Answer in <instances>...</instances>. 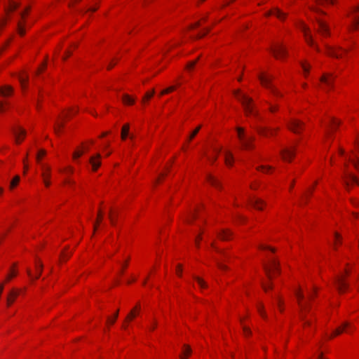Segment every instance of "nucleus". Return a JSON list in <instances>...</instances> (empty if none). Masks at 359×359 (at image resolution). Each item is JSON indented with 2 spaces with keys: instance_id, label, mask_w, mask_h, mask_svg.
<instances>
[{
  "instance_id": "nucleus-1",
  "label": "nucleus",
  "mask_w": 359,
  "mask_h": 359,
  "mask_svg": "<svg viewBox=\"0 0 359 359\" xmlns=\"http://www.w3.org/2000/svg\"><path fill=\"white\" fill-rule=\"evenodd\" d=\"M348 25L346 33L341 35L344 41L343 46H325L327 55L338 59L344 58L352 49L355 43L351 40V33L359 29V6H352L347 13Z\"/></svg>"
},
{
  "instance_id": "nucleus-2",
  "label": "nucleus",
  "mask_w": 359,
  "mask_h": 359,
  "mask_svg": "<svg viewBox=\"0 0 359 359\" xmlns=\"http://www.w3.org/2000/svg\"><path fill=\"white\" fill-rule=\"evenodd\" d=\"M316 292L317 289L313 284L305 287L298 286L294 290L299 309V316L304 327L311 326L313 323V313L311 311V302Z\"/></svg>"
},
{
  "instance_id": "nucleus-3",
  "label": "nucleus",
  "mask_w": 359,
  "mask_h": 359,
  "mask_svg": "<svg viewBox=\"0 0 359 359\" xmlns=\"http://www.w3.org/2000/svg\"><path fill=\"white\" fill-rule=\"evenodd\" d=\"M259 250H262L267 254L268 260L264 264V269L269 280L267 283H263L262 287L264 290L267 292L272 288L271 279L278 276L280 273L279 263L273 254L275 249L267 245L266 244H260L259 245Z\"/></svg>"
},
{
  "instance_id": "nucleus-4",
  "label": "nucleus",
  "mask_w": 359,
  "mask_h": 359,
  "mask_svg": "<svg viewBox=\"0 0 359 359\" xmlns=\"http://www.w3.org/2000/svg\"><path fill=\"white\" fill-rule=\"evenodd\" d=\"M202 209L201 205L196 204L183 217L185 222L195 226L196 231H198V233L195 237V245L197 248L199 247L200 242L203 240V226L205 224V219L201 213Z\"/></svg>"
},
{
  "instance_id": "nucleus-5",
  "label": "nucleus",
  "mask_w": 359,
  "mask_h": 359,
  "mask_svg": "<svg viewBox=\"0 0 359 359\" xmlns=\"http://www.w3.org/2000/svg\"><path fill=\"white\" fill-rule=\"evenodd\" d=\"M338 155L341 157L344 158L345 170L343 176V182L346 189H349L351 186L358 184V180L357 177L351 172L348 170L347 161L351 163L355 169L359 172V147L355 146V150L352 151L351 155L349 156H345L344 151L342 149H339Z\"/></svg>"
},
{
  "instance_id": "nucleus-6",
  "label": "nucleus",
  "mask_w": 359,
  "mask_h": 359,
  "mask_svg": "<svg viewBox=\"0 0 359 359\" xmlns=\"http://www.w3.org/2000/svg\"><path fill=\"white\" fill-rule=\"evenodd\" d=\"M233 95L235 98L242 104L246 116H251L254 117L259 116L258 112L255 108L253 100L251 97L240 89L235 90Z\"/></svg>"
},
{
  "instance_id": "nucleus-7",
  "label": "nucleus",
  "mask_w": 359,
  "mask_h": 359,
  "mask_svg": "<svg viewBox=\"0 0 359 359\" xmlns=\"http://www.w3.org/2000/svg\"><path fill=\"white\" fill-rule=\"evenodd\" d=\"M311 12L316 20L318 32L325 37L330 36V27L325 19L326 14L323 11L316 8H312Z\"/></svg>"
},
{
  "instance_id": "nucleus-8",
  "label": "nucleus",
  "mask_w": 359,
  "mask_h": 359,
  "mask_svg": "<svg viewBox=\"0 0 359 359\" xmlns=\"http://www.w3.org/2000/svg\"><path fill=\"white\" fill-rule=\"evenodd\" d=\"M258 79L261 85L269 90V93L274 97H280L282 96L281 93L278 90V88L274 85L273 76L266 72H261L258 75Z\"/></svg>"
},
{
  "instance_id": "nucleus-9",
  "label": "nucleus",
  "mask_w": 359,
  "mask_h": 359,
  "mask_svg": "<svg viewBox=\"0 0 359 359\" xmlns=\"http://www.w3.org/2000/svg\"><path fill=\"white\" fill-rule=\"evenodd\" d=\"M351 266L347 264L344 271L341 274L338 275L334 280V285L339 293L345 292L348 288V283L347 278L351 273Z\"/></svg>"
},
{
  "instance_id": "nucleus-10",
  "label": "nucleus",
  "mask_w": 359,
  "mask_h": 359,
  "mask_svg": "<svg viewBox=\"0 0 359 359\" xmlns=\"http://www.w3.org/2000/svg\"><path fill=\"white\" fill-rule=\"evenodd\" d=\"M236 130L241 148L243 149H252L253 148L254 137L248 135L243 128L238 127Z\"/></svg>"
},
{
  "instance_id": "nucleus-11",
  "label": "nucleus",
  "mask_w": 359,
  "mask_h": 359,
  "mask_svg": "<svg viewBox=\"0 0 359 359\" xmlns=\"http://www.w3.org/2000/svg\"><path fill=\"white\" fill-rule=\"evenodd\" d=\"M30 7L27 6L24 11L20 13L19 19L17 23V30L20 36H22L25 34L26 28L30 25L27 22V18L29 13Z\"/></svg>"
},
{
  "instance_id": "nucleus-12",
  "label": "nucleus",
  "mask_w": 359,
  "mask_h": 359,
  "mask_svg": "<svg viewBox=\"0 0 359 359\" xmlns=\"http://www.w3.org/2000/svg\"><path fill=\"white\" fill-rule=\"evenodd\" d=\"M340 121L335 118H329L324 123L325 128V138L326 139V144L328 143L330 139L332 137L333 133L339 126Z\"/></svg>"
},
{
  "instance_id": "nucleus-13",
  "label": "nucleus",
  "mask_w": 359,
  "mask_h": 359,
  "mask_svg": "<svg viewBox=\"0 0 359 359\" xmlns=\"http://www.w3.org/2000/svg\"><path fill=\"white\" fill-rule=\"evenodd\" d=\"M353 331V326L348 322H344L340 326L337 327L334 329L331 333H325V337L327 339H332L342 333H348L350 334Z\"/></svg>"
},
{
  "instance_id": "nucleus-14",
  "label": "nucleus",
  "mask_w": 359,
  "mask_h": 359,
  "mask_svg": "<svg viewBox=\"0 0 359 359\" xmlns=\"http://www.w3.org/2000/svg\"><path fill=\"white\" fill-rule=\"evenodd\" d=\"M18 4L13 0H9L4 6L5 17L0 20V31L5 26L6 22L11 18V15L18 8Z\"/></svg>"
},
{
  "instance_id": "nucleus-15",
  "label": "nucleus",
  "mask_w": 359,
  "mask_h": 359,
  "mask_svg": "<svg viewBox=\"0 0 359 359\" xmlns=\"http://www.w3.org/2000/svg\"><path fill=\"white\" fill-rule=\"evenodd\" d=\"M296 26L303 33L306 43L311 47H314L315 42L310 28L303 21H298Z\"/></svg>"
},
{
  "instance_id": "nucleus-16",
  "label": "nucleus",
  "mask_w": 359,
  "mask_h": 359,
  "mask_svg": "<svg viewBox=\"0 0 359 359\" xmlns=\"http://www.w3.org/2000/svg\"><path fill=\"white\" fill-rule=\"evenodd\" d=\"M270 53L274 57L278 60H283L287 56V50L283 44L276 42L274 43L269 48Z\"/></svg>"
},
{
  "instance_id": "nucleus-17",
  "label": "nucleus",
  "mask_w": 359,
  "mask_h": 359,
  "mask_svg": "<svg viewBox=\"0 0 359 359\" xmlns=\"http://www.w3.org/2000/svg\"><path fill=\"white\" fill-rule=\"evenodd\" d=\"M334 80V77L332 74H324L320 80V88L327 92L330 91L333 88Z\"/></svg>"
},
{
  "instance_id": "nucleus-18",
  "label": "nucleus",
  "mask_w": 359,
  "mask_h": 359,
  "mask_svg": "<svg viewBox=\"0 0 359 359\" xmlns=\"http://www.w3.org/2000/svg\"><path fill=\"white\" fill-rule=\"evenodd\" d=\"M41 177L46 188L51 185V168L44 163L41 164Z\"/></svg>"
},
{
  "instance_id": "nucleus-19",
  "label": "nucleus",
  "mask_w": 359,
  "mask_h": 359,
  "mask_svg": "<svg viewBox=\"0 0 359 359\" xmlns=\"http://www.w3.org/2000/svg\"><path fill=\"white\" fill-rule=\"evenodd\" d=\"M93 144V141L90 140L87 143L83 144L81 147H78L73 153L72 158L76 161L81 156L86 152L88 151L90 147Z\"/></svg>"
},
{
  "instance_id": "nucleus-20",
  "label": "nucleus",
  "mask_w": 359,
  "mask_h": 359,
  "mask_svg": "<svg viewBox=\"0 0 359 359\" xmlns=\"http://www.w3.org/2000/svg\"><path fill=\"white\" fill-rule=\"evenodd\" d=\"M288 128L294 133H300L304 129V123L297 118L287 121Z\"/></svg>"
},
{
  "instance_id": "nucleus-21",
  "label": "nucleus",
  "mask_w": 359,
  "mask_h": 359,
  "mask_svg": "<svg viewBox=\"0 0 359 359\" xmlns=\"http://www.w3.org/2000/svg\"><path fill=\"white\" fill-rule=\"evenodd\" d=\"M295 155V148L293 146H290L283 149L280 151V156L283 161L290 162Z\"/></svg>"
},
{
  "instance_id": "nucleus-22",
  "label": "nucleus",
  "mask_w": 359,
  "mask_h": 359,
  "mask_svg": "<svg viewBox=\"0 0 359 359\" xmlns=\"http://www.w3.org/2000/svg\"><path fill=\"white\" fill-rule=\"evenodd\" d=\"M140 304H137L126 316V320L122 325L123 329L126 330L128 323L133 320L136 316H137L138 314L140 313Z\"/></svg>"
},
{
  "instance_id": "nucleus-23",
  "label": "nucleus",
  "mask_w": 359,
  "mask_h": 359,
  "mask_svg": "<svg viewBox=\"0 0 359 359\" xmlns=\"http://www.w3.org/2000/svg\"><path fill=\"white\" fill-rule=\"evenodd\" d=\"M247 202L248 205L259 210H263L264 207L265 206V202L255 196L249 197L247 200Z\"/></svg>"
},
{
  "instance_id": "nucleus-24",
  "label": "nucleus",
  "mask_w": 359,
  "mask_h": 359,
  "mask_svg": "<svg viewBox=\"0 0 359 359\" xmlns=\"http://www.w3.org/2000/svg\"><path fill=\"white\" fill-rule=\"evenodd\" d=\"M265 16L266 18L269 16H275L279 20L283 21L287 17V13H284L278 8H273L265 13Z\"/></svg>"
},
{
  "instance_id": "nucleus-25",
  "label": "nucleus",
  "mask_w": 359,
  "mask_h": 359,
  "mask_svg": "<svg viewBox=\"0 0 359 359\" xmlns=\"http://www.w3.org/2000/svg\"><path fill=\"white\" fill-rule=\"evenodd\" d=\"M89 164L91 166L93 172H96L101 165V155L96 154L92 156L89 159Z\"/></svg>"
},
{
  "instance_id": "nucleus-26",
  "label": "nucleus",
  "mask_w": 359,
  "mask_h": 359,
  "mask_svg": "<svg viewBox=\"0 0 359 359\" xmlns=\"http://www.w3.org/2000/svg\"><path fill=\"white\" fill-rule=\"evenodd\" d=\"M13 133L15 135V142L18 144H20L23 141L26 135V131L25 129L20 126L15 127L13 129Z\"/></svg>"
},
{
  "instance_id": "nucleus-27",
  "label": "nucleus",
  "mask_w": 359,
  "mask_h": 359,
  "mask_svg": "<svg viewBox=\"0 0 359 359\" xmlns=\"http://www.w3.org/2000/svg\"><path fill=\"white\" fill-rule=\"evenodd\" d=\"M257 133L264 137H271L276 133V129L270 128L266 126H256Z\"/></svg>"
},
{
  "instance_id": "nucleus-28",
  "label": "nucleus",
  "mask_w": 359,
  "mask_h": 359,
  "mask_svg": "<svg viewBox=\"0 0 359 359\" xmlns=\"http://www.w3.org/2000/svg\"><path fill=\"white\" fill-rule=\"evenodd\" d=\"M20 294V291L17 289H12L6 299V306L7 307H11L12 304L15 302L16 299L18 298V295Z\"/></svg>"
},
{
  "instance_id": "nucleus-29",
  "label": "nucleus",
  "mask_w": 359,
  "mask_h": 359,
  "mask_svg": "<svg viewBox=\"0 0 359 359\" xmlns=\"http://www.w3.org/2000/svg\"><path fill=\"white\" fill-rule=\"evenodd\" d=\"M13 94V88L8 85H4L0 87V97L2 98H8Z\"/></svg>"
},
{
  "instance_id": "nucleus-30",
  "label": "nucleus",
  "mask_w": 359,
  "mask_h": 359,
  "mask_svg": "<svg viewBox=\"0 0 359 359\" xmlns=\"http://www.w3.org/2000/svg\"><path fill=\"white\" fill-rule=\"evenodd\" d=\"M232 237V233L229 229H222L217 233V238L222 241H228Z\"/></svg>"
},
{
  "instance_id": "nucleus-31",
  "label": "nucleus",
  "mask_w": 359,
  "mask_h": 359,
  "mask_svg": "<svg viewBox=\"0 0 359 359\" xmlns=\"http://www.w3.org/2000/svg\"><path fill=\"white\" fill-rule=\"evenodd\" d=\"M207 181L211 186L215 187L216 189H219L221 188V183L219 180L215 176L208 174L207 175Z\"/></svg>"
},
{
  "instance_id": "nucleus-32",
  "label": "nucleus",
  "mask_w": 359,
  "mask_h": 359,
  "mask_svg": "<svg viewBox=\"0 0 359 359\" xmlns=\"http://www.w3.org/2000/svg\"><path fill=\"white\" fill-rule=\"evenodd\" d=\"M256 169L257 171L262 172L264 174H271L275 170V168L269 165H261L257 166Z\"/></svg>"
},
{
  "instance_id": "nucleus-33",
  "label": "nucleus",
  "mask_w": 359,
  "mask_h": 359,
  "mask_svg": "<svg viewBox=\"0 0 359 359\" xmlns=\"http://www.w3.org/2000/svg\"><path fill=\"white\" fill-rule=\"evenodd\" d=\"M42 271V264L41 262L36 263V274L34 276L32 274L29 270L27 271V273L31 278L38 279Z\"/></svg>"
},
{
  "instance_id": "nucleus-34",
  "label": "nucleus",
  "mask_w": 359,
  "mask_h": 359,
  "mask_svg": "<svg viewBox=\"0 0 359 359\" xmlns=\"http://www.w3.org/2000/svg\"><path fill=\"white\" fill-rule=\"evenodd\" d=\"M220 150L217 148H215L213 149L212 151H211V154H208L206 155V158L208 159V161L210 163H213L218 155H219V153Z\"/></svg>"
},
{
  "instance_id": "nucleus-35",
  "label": "nucleus",
  "mask_w": 359,
  "mask_h": 359,
  "mask_svg": "<svg viewBox=\"0 0 359 359\" xmlns=\"http://www.w3.org/2000/svg\"><path fill=\"white\" fill-rule=\"evenodd\" d=\"M233 154L230 151H226L224 154V161L226 165L229 168L231 167L233 164Z\"/></svg>"
},
{
  "instance_id": "nucleus-36",
  "label": "nucleus",
  "mask_w": 359,
  "mask_h": 359,
  "mask_svg": "<svg viewBox=\"0 0 359 359\" xmlns=\"http://www.w3.org/2000/svg\"><path fill=\"white\" fill-rule=\"evenodd\" d=\"M18 79L22 90H25L28 83V75L26 73L22 72L19 75Z\"/></svg>"
},
{
  "instance_id": "nucleus-37",
  "label": "nucleus",
  "mask_w": 359,
  "mask_h": 359,
  "mask_svg": "<svg viewBox=\"0 0 359 359\" xmlns=\"http://www.w3.org/2000/svg\"><path fill=\"white\" fill-rule=\"evenodd\" d=\"M256 307H257V311L258 313L259 314V316L263 319H266V313L265 312L264 304L262 302H257Z\"/></svg>"
},
{
  "instance_id": "nucleus-38",
  "label": "nucleus",
  "mask_w": 359,
  "mask_h": 359,
  "mask_svg": "<svg viewBox=\"0 0 359 359\" xmlns=\"http://www.w3.org/2000/svg\"><path fill=\"white\" fill-rule=\"evenodd\" d=\"M273 304H276L280 312L283 311V302L278 294H276L273 297Z\"/></svg>"
},
{
  "instance_id": "nucleus-39",
  "label": "nucleus",
  "mask_w": 359,
  "mask_h": 359,
  "mask_svg": "<svg viewBox=\"0 0 359 359\" xmlns=\"http://www.w3.org/2000/svg\"><path fill=\"white\" fill-rule=\"evenodd\" d=\"M191 353V348L187 345H184L180 355L181 359H187Z\"/></svg>"
},
{
  "instance_id": "nucleus-40",
  "label": "nucleus",
  "mask_w": 359,
  "mask_h": 359,
  "mask_svg": "<svg viewBox=\"0 0 359 359\" xmlns=\"http://www.w3.org/2000/svg\"><path fill=\"white\" fill-rule=\"evenodd\" d=\"M193 278L196 282V284L200 289L204 290L207 288V283L205 282L203 279L196 276H194Z\"/></svg>"
},
{
  "instance_id": "nucleus-41",
  "label": "nucleus",
  "mask_w": 359,
  "mask_h": 359,
  "mask_svg": "<svg viewBox=\"0 0 359 359\" xmlns=\"http://www.w3.org/2000/svg\"><path fill=\"white\" fill-rule=\"evenodd\" d=\"M78 112V108L77 107H73L72 109H69L67 111H65L62 114V119H65V118H67L71 116H73L74 114H76V113Z\"/></svg>"
},
{
  "instance_id": "nucleus-42",
  "label": "nucleus",
  "mask_w": 359,
  "mask_h": 359,
  "mask_svg": "<svg viewBox=\"0 0 359 359\" xmlns=\"http://www.w3.org/2000/svg\"><path fill=\"white\" fill-rule=\"evenodd\" d=\"M122 101L124 104L133 105L135 104V100L128 94H124L122 97Z\"/></svg>"
},
{
  "instance_id": "nucleus-43",
  "label": "nucleus",
  "mask_w": 359,
  "mask_h": 359,
  "mask_svg": "<svg viewBox=\"0 0 359 359\" xmlns=\"http://www.w3.org/2000/svg\"><path fill=\"white\" fill-rule=\"evenodd\" d=\"M104 217V212L102 210H100L97 213V217L95 223L93 224L94 231H96L102 222Z\"/></svg>"
},
{
  "instance_id": "nucleus-44",
  "label": "nucleus",
  "mask_w": 359,
  "mask_h": 359,
  "mask_svg": "<svg viewBox=\"0 0 359 359\" xmlns=\"http://www.w3.org/2000/svg\"><path fill=\"white\" fill-rule=\"evenodd\" d=\"M129 130H130L129 124L126 123V124H124L123 126L122 130H121V139H122V140H126V138L128 136Z\"/></svg>"
},
{
  "instance_id": "nucleus-45",
  "label": "nucleus",
  "mask_w": 359,
  "mask_h": 359,
  "mask_svg": "<svg viewBox=\"0 0 359 359\" xmlns=\"http://www.w3.org/2000/svg\"><path fill=\"white\" fill-rule=\"evenodd\" d=\"M20 177L19 175L15 176L10 182L9 189L11 190L14 189L19 184Z\"/></svg>"
},
{
  "instance_id": "nucleus-46",
  "label": "nucleus",
  "mask_w": 359,
  "mask_h": 359,
  "mask_svg": "<svg viewBox=\"0 0 359 359\" xmlns=\"http://www.w3.org/2000/svg\"><path fill=\"white\" fill-rule=\"evenodd\" d=\"M118 316V310L116 311V313L112 316H109L107 318V325L108 326L112 325L116 320Z\"/></svg>"
},
{
  "instance_id": "nucleus-47",
  "label": "nucleus",
  "mask_w": 359,
  "mask_h": 359,
  "mask_svg": "<svg viewBox=\"0 0 359 359\" xmlns=\"http://www.w3.org/2000/svg\"><path fill=\"white\" fill-rule=\"evenodd\" d=\"M301 67H302V69L303 71L304 76L305 77H307V76L309 75V69H310L309 64L307 63L306 62H302Z\"/></svg>"
},
{
  "instance_id": "nucleus-48",
  "label": "nucleus",
  "mask_w": 359,
  "mask_h": 359,
  "mask_svg": "<svg viewBox=\"0 0 359 359\" xmlns=\"http://www.w3.org/2000/svg\"><path fill=\"white\" fill-rule=\"evenodd\" d=\"M209 32V29L207 28L203 29V30L200 31L198 33L196 34H192L191 37L194 39H201L205 35H206Z\"/></svg>"
},
{
  "instance_id": "nucleus-49",
  "label": "nucleus",
  "mask_w": 359,
  "mask_h": 359,
  "mask_svg": "<svg viewBox=\"0 0 359 359\" xmlns=\"http://www.w3.org/2000/svg\"><path fill=\"white\" fill-rule=\"evenodd\" d=\"M241 323L243 327V332L245 337H249L251 334L250 328L245 325L243 319L241 320Z\"/></svg>"
},
{
  "instance_id": "nucleus-50",
  "label": "nucleus",
  "mask_w": 359,
  "mask_h": 359,
  "mask_svg": "<svg viewBox=\"0 0 359 359\" xmlns=\"http://www.w3.org/2000/svg\"><path fill=\"white\" fill-rule=\"evenodd\" d=\"M9 107V102L7 100L0 101V113H4Z\"/></svg>"
},
{
  "instance_id": "nucleus-51",
  "label": "nucleus",
  "mask_w": 359,
  "mask_h": 359,
  "mask_svg": "<svg viewBox=\"0 0 359 359\" xmlns=\"http://www.w3.org/2000/svg\"><path fill=\"white\" fill-rule=\"evenodd\" d=\"M341 240L342 238L341 235L339 233L335 232L334 235V245L335 248L341 243Z\"/></svg>"
},
{
  "instance_id": "nucleus-52",
  "label": "nucleus",
  "mask_w": 359,
  "mask_h": 359,
  "mask_svg": "<svg viewBox=\"0 0 359 359\" xmlns=\"http://www.w3.org/2000/svg\"><path fill=\"white\" fill-rule=\"evenodd\" d=\"M154 90L148 91L146 93L144 96L142 98V103L146 104L149 101V100L154 96Z\"/></svg>"
},
{
  "instance_id": "nucleus-53",
  "label": "nucleus",
  "mask_w": 359,
  "mask_h": 359,
  "mask_svg": "<svg viewBox=\"0 0 359 359\" xmlns=\"http://www.w3.org/2000/svg\"><path fill=\"white\" fill-rule=\"evenodd\" d=\"M116 217V212L114 209H110L109 212V219L111 225H115V218Z\"/></svg>"
},
{
  "instance_id": "nucleus-54",
  "label": "nucleus",
  "mask_w": 359,
  "mask_h": 359,
  "mask_svg": "<svg viewBox=\"0 0 359 359\" xmlns=\"http://www.w3.org/2000/svg\"><path fill=\"white\" fill-rule=\"evenodd\" d=\"M59 172L66 175H70L74 172V168L71 166H67L63 169H60Z\"/></svg>"
},
{
  "instance_id": "nucleus-55",
  "label": "nucleus",
  "mask_w": 359,
  "mask_h": 359,
  "mask_svg": "<svg viewBox=\"0 0 359 359\" xmlns=\"http://www.w3.org/2000/svg\"><path fill=\"white\" fill-rule=\"evenodd\" d=\"M201 128V126H198L197 128H196L194 130V131L191 133V135L189 137L188 142H190L196 137V135L200 131Z\"/></svg>"
},
{
  "instance_id": "nucleus-56",
  "label": "nucleus",
  "mask_w": 359,
  "mask_h": 359,
  "mask_svg": "<svg viewBox=\"0 0 359 359\" xmlns=\"http://www.w3.org/2000/svg\"><path fill=\"white\" fill-rule=\"evenodd\" d=\"M316 184H317V182H315V184L312 187H309L308 189V190L305 192V194H304V195L303 196V199L302 200H304V199L306 200L307 199V198L311 194V193H312L313 190L314 189Z\"/></svg>"
},
{
  "instance_id": "nucleus-57",
  "label": "nucleus",
  "mask_w": 359,
  "mask_h": 359,
  "mask_svg": "<svg viewBox=\"0 0 359 359\" xmlns=\"http://www.w3.org/2000/svg\"><path fill=\"white\" fill-rule=\"evenodd\" d=\"M176 89L175 86H170L161 91V95H164L173 92Z\"/></svg>"
},
{
  "instance_id": "nucleus-58",
  "label": "nucleus",
  "mask_w": 359,
  "mask_h": 359,
  "mask_svg": "<svg viewBox=\"0 0 359 359\" xmlns=\"http://www.w3.org/2000/svg\"><path fill=\"white\" fill-rule=\"evenodd\" d=\"M46 155V151L45 150H39L37 155H36V161L40 163L41 161L42 160V158L45 156Z\"/></svg>"
},
{
  "instance_id": "nucleus-59",
  "label": "nucleus",
  "mask_w": 359,
  "mask_h": 359,
  "mask_svg": "<svg viewBox=\"0 0 359 359\" xmlns=\"http://www.w3.org/2000/svg\"><path fill=\"white\" fill-rule=\"evenodd\" d=\"M205 22V18H202L201 20H200L199 21L195 22L194 24L191 25H190V29H194L198 27L199 26H201Z\"/></svg>"
},
{
  "instance_id": "nucleus-60",
  "label": "nucleus",
  "mask_w": 359,
  "mask_h": 359,
  "mask_svg": "<svg viewBox=\"0 0 359 359\" xmlns=\"http://www.w3.org/2000/svg\"><path fill=\"white\" fill-rule=\"evenodd\" d=\"M211 246H212V248L215 250H216L217 252H218L219 253L222 255L224 257H228L227 252L222 251L219 249H218V248L215 246V242L211 243Z\"/></svg>"
},
{
  "instance_id": "nucleus-61",
  "label": "nucleus",
  "mask_w": 359,
  "mask_h": 359,
  "mask_svg": "<svg viewBox=\"0 0 359 359\" xmlns=\"http://www.w3.org/2000/svg\"><path fill=\"white\" fill-rule=\"evenodd\" d=\"M128 259H126L125 262L120 263V266H121V269H120V272H119L120 275H122L123 273L124 270L128 266Z\"/></svg>"
},
{
  "instance_id": "nucleus-62",
  "label": "nucleus",
  "mask_w": 359,
  "mask_h": 359,
  "mask_svg": "<svg viewBox=\"0 0 359 359\" xmlns=\"http://www.w3.org/2000/svg\"><path fill=\"white\" fill-rule=\"evenodd\" d=\"M46 62L45 61L44 62H43L37 69V71H36V74L37 75H39L41 73H42L46 68Z\"/></svg>"
},
{
  "instance_id": "nucleus-63",
  "label": "nucleus",
  "mask_w": 359,
  "mask_h": 359,
  "mask_svg": "<svg viewBox=\"0 0 359 359\" xmlns=\"http://www.w3.org/2000/svg\"><path fill=\"white\" fill-rule=\"evenodd\" d=\"M62 126H63L62 120L61 121H58V123H57V125L55 127V132L57 135L60 134Z\"/></svg>"
},
{
  "instance_id": "nucleus-64",
  "label": "nucleus",
  "mask_w": 359,
  "mask_h": 359,
  "mask_svg": "<svg viewBox=\"0 0 359 359\" xmlns=\"http://www.w3.org/2000/svg\"><path fill=\"white\" fill-rule=\"evenodd\" d=\"M198 58L195 60H193V61H191L189 62L188 64H187V68L188 70H191L194 66L196 65L197 61H198Z\"/></svg>"
}]
</instances>
